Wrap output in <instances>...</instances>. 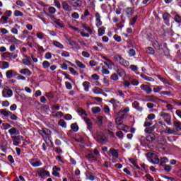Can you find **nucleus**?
<instances>
[{
    "instance_id": "1",
    "label": "nucleus",
    "mask_w": 181,
    "mask_h": 181,
    "mask_svg": "<svg viewBox=\"0 0 181 181\" xmlns=\"http://www.w3.org/2000/svg\"><path fill=\"white\" fill-rule=\"evenodd\" d=\"M147 159L154 165H158L160 162L159 157H158V155L155 153L148 152L147 153Z\"/></svg>"
},
{
    "instance_id": "2",
    "label": "nucleus",
    "mask_w": 181,
    "mask_h": 181,
    "mask_svg": "<svg viewBox=\"0 0 181 181\" xmlns=\"http://www.w3.org/2000/svg\"><path fill=\"white\" fill-rule=\"evenodd\" d=\"M159 115L162 119H164L167 125H172V115H170V114L166 113L165 112H160Z\"/></svg>"
},
{
    "instance_id": "3",
    "label": "nucleus",
    "mask_w": 181,
    "mask_h": 181,
    "mask_svg": "<svg viewBox=\"0 0 181 181\" xmlns=\"http://www.w3.org/2000/svg\"><path fill=\"white\" fill-rule=\"evenodd\" d=\"M113 59H115L116 62H118V63H119L121 66H123V67H129V62L122 58L121 55L116 54L114 56Z\"/></svg>"
},
{
    "instance_id": "4",
    "label": "nucleus",
    "mask_w": 181,
    "mask_h": 181,
    "mask_svg": "<svg viewBox=\"0 0 181 181\" xmlns=\"http://www.w3.org/2000/svg\"><path fill=\"white\" fill-rule=\"evenodd\" d=\"M155 131V129H145L144 132L146 134H149L146 136V141L148 142H152V141H155V134H152Z\"/></svg>"
},
{
    "instance_id": "5",
    "label": "nucleus",
    "mask_w": 181,
    "mask_h": 181,
    "mask_svg": "<svg viewBox=\"0 0 181 181\" xmlns=\"http://www.w3.org/2000/svg\"><path fill=\"white\" fill-rule=\"evenodd\" d=\"M82 28H83V29L88 32L87 33H84L83 30L80 32L81 35L83 37H90V35H93V30H91L90 27L87 26V25L83 24Z\"/></svg>"
},
{
    "instance_id": "6",
    "label": "nucleus",
    "mask_w": 181,
    "mask_h": 181,
    "mask_svg": "<svg viewBox=\"0 0 181 181\" xmlns=\"http://www.w3.org/2000/svg\"><path fill=\"white\" fill-rule=\"evenodd\" d=\"M96 141L100 144H105L108 138L103 132H98L95 136Z\"/></svg>"
},
{
    "instance_id": "7",
    "label": "nucleus",
    "mask_w": 181,
    "mask_h": 181,
    "mask_svg": "<svg viewBox=\"0 0 181 181\" xmlns=\"http://www.w3.org/2000/svg\"><path fill=\"white\" fill-rule=\"evenodd\" d=\"M2 95L4 98H10V97H12L13 95V92L12 91V90L6 87L3 89Z\"/></svg>"
},
{
    "instance_id": "8",
    "label": "nucleus",
    "mask_w": 181,
    "mask_h": 181,
    "mask_svg": "<svg viewBox=\"0 0 181 181\" xmlns=\"http://www.w3.org/2000/svg\"><path fill=\"white\" fill-rule=\"evenodd\" d=\"M29 162L33 168H39V166H42V165H43L39 158H32Z\"/></svg>"
},
{
    "instance_id": "9",
    "label": "nucleus",
    "mask_w": 181,
    "mask_h": 181,
    "mask_svg": "<svg viewBox=\"0 0 181 181\" xmlns=\"http://www.w3.org/2000/svg\"><path fill=\"white\" fill-rule=\"evenodd\" d=\"M38 176L42 179L45 177H49L50 176V173L43 168L38 169Z\"/></svg>"
},
{
    "instance_id": "10",
    "label": "nucleus",
    "mask_w": 181,
    "mask_h": 181,
    "mask_svg": "<svg viewBox=\"0 0 181 181\" xmlns=\"http://www.w3.org/2000/svg\"><path fill=\"white\" fill-rule=\"evenodd\" d=\"M70 5L72 8H81L83 6V1L81 0H71Z\"/></svg>"
},
{
    "instance_id": "11",
    "label": "nucleus",
    "mask_w": 181,
    "mask_h": 181,
    "mask_svg": "<svg viewBox=\"0 0 181 181\" xmlns=\"http://www.w3.org/2000/svg\"><path fill=\"white\" fill-rule=\"evenodd\" d=\"M6 40L8 42V43H13L14 45H21V40L16 39L15 36H8L6 38Z\"/></svg>"
},
{
    "instance_id": "12",
    "label": "nucleus",
    "mask_w": 181,
    "mask_h": 181,
    "mask_svg": "<svg viewBox=\"0 0 181 181\" xmlns=\"http://www.w3.org/2000/svg\"><path fill=\"white\" fill-rule=\"evenodd\" d=\"M18 76V72L13 69H9L6 71V76L7 78H13V77Z\"/></svg>"
},
{
    "instance_id": "13",
    "label": "nucleus",
    "mask_w": 181,
    "mask_h": 181,
    "mask_svg": "<svg viewBox=\"0 0 181 181\" xmlns=\"http://www.w3.org/2000/svg\"><path fill=\"white\" fill-rule=\"evenodd\" d=\"M70 46L73 47V49H75L76 50H80L81 49V47H80V45H78L77 42H76L73 39L69 38L67 39Z\"/></svg>"
},
{
    "instance_id": "14",
    "label": "nucleus",
    "mask_w": 181,
    "mask_h": 181,
    "mask_svg": "<svg viewBox=\"0 0 181 181\" xmlns=\"http://www.w3.org/2000/svg\"><path fill=\"white\" fill-rule=\"evenodd\" d=\"M129 112V107H125L124 109H122L117 113V115H119V117H122V118H125L127 115H128Z\"/></svg>"
},
{
    "instance_id": "15",
    "label": "nucleus",
    "mask_w": 181,
    "mask_h": 181,
    "mask_svg": "<svg viewBox=\"0 0 181 181\" xmlns=\"http://www.w3.org/2000/svg\"><path fill=\"white\" fill-rule=\"evenodd\" d=\"M162 134H168L169 135H176L177 134V132H176L174 129H170L168 127H166L164 130H163Z\"/></svg>"
},
{
    "instance_id": "16",
    "label": "nucleus",
    "mask_w": 181,
    "mask_h": 181,
    "mask_svg": "<svg viewBox=\"0 0 181 181\" xmlns=\"http://www.w3.org/2000/svg\"><path fill=\"white\" fill-rule=\"evenodd\" d=\"M108 155H111L112 156H114L116 159H118V156H119V154L118 153V150L115 148H110L109 151H107Z\"/></svg>"
},
{
    "instance_id": "17",
    "label": "nucleus",
    "mask_w": 181,
    "mask_h": 181,
    "mask_svg": "<svg viewBox=\"0 0 181 181\" xmlns=\"http://www.w3.org/2000/svg\"><path fill=\"white\" fill-rule=\"evenodd\" d=\"M95 25L97 28H100L103 25V21H101V16L98 13L95 14Z\"/></svg>"
},
{
    "instance_id": "18",
    "label": "nucleus",
    "mask_w": 181,
    "mask_h": 181,
    "mask_svg": "<svg viewBox=\"0 0 181 181\" xmlns=\"http://www.w3.org/2000/svg\"><path fill=\"white\" fill-rule=\"evenodd\" d=\"M140 88L143 91H145L146 94H151L152 93V88L148 85H141Z\"/></svg>"
},
{
    "instance_id": "19",
    "label": "nucleus",
    "mask_w": 181,
    "mask_h": 181,
    "mask_svg": "<svg viewBox=\"0 0 181 181\" xmlns=\"http://www.w3.org/2000/svg\"><path fill=\"white\" fill-rule=\"evenodd\" d=\"M62 9H64V11H65L66 12H70L71 11V6H70L69 4V3L67 1H63L62 3Z\"/></svg>"
},
{
    "instance_id": "20",
    "label": "nucleus",
    "mask_w": 181,
    "mask_h": 181,
    "mask_svg": "<svg viewBox=\"0 0 181 181\" xmlns=\"http://www.w3.org/2000/svg\"><path fill=\"white\" fill-rule=\"evenodd\" d=\"M8 134L11 136H13L15 135H21V132H19L16 128L13 127L8 130Z\"/></svg>"
},
{
    "instance_id": "21",
    "label": "nucleus",
    "mask_w": 181,
    "mask_h": 181,
    "mask_svg": "<svg viewBox=\"0 0 181 181\" xmlns=\"http://www.w3.org/2000/svg\"><path fill=\"white\" fill-rule=\"evenodd\" d=\"M20 74L23 76H27L28 77H30V76H32V71H30L28 68L22 69L20 71Z\"/></svg>"
},
{
    "instance_id": "22",
    "label": "nucleus",
    "mask_w": 181,
    "mask_h": 181,
    "mask_svg": "<svg viewBox=\"0 0 181 181\" xmlns=\"http://www.w3.org/2000/svg\"><path fill=\"white\" fill-rule=\"evenodd\" d=\"M24 59H23V64L25 66H31L32 62H30V57H28V55H24Z\"/></svg>"
},
{
    "instance_id": "23",
    "label": "nucleus",
    "mask_w": 181,
    "mask_h": 181,
    "mask_svg": "<svg viewBox=\"0 0 181 181\" xmlns=\"http://www.w3.org/2000/svg\"><path fill=\"white\" fill-rule=\"evenodd\" d=\"M0 69L1 70H6V69H9L8 62L5 61H0Z\"/></svg>"
},
{
    "instance_id": "24",
    "label": "nucleus",
    "mask_w": 181,
    "mask_h": 181,
    "mask_svg": "<svg viewBox=\"0 0 181 181\" xmlns=\"http://www.w3.org/2000/svg\"><path fill=\"white\" fill-rule=\"evenodd\" d=\"M0 114L1 115H3V117H4L5 118H8V117L11 115V112L8 111L5 109H1L0 110Z\"/></svg>"
},
{
    "instance_id": "25",
    "label": "nucleus",
    "mask_w": 181,
    "mask_h": 181,
    "mask_svg": "<svg viewBox=\"0 0 181 181\" xmlns=\"http://www.w3.org/2000/svg\"><path fill=\"white\" fill-rule=\"evenodd\" d=\"M160 95H162V97H173V93H172V91L170 90H163L160 92Z\"/></svg>"
},
{
    "instance_id": "26",
    "label": "nucleus",
    "mask_w": 181,
    "mask_h": 181,
    "mask_svg": "<svg viewBox=\"0 0 181 181\" xmlns=\"http://www.w3.org/2000/svg\"><path fill=\"white\" fill-rule=\"evenodd\" d=\"M116 71L117 74L120 76V77H125V76H127V73L125 72V70H124L121 67L118 68Z\"/></svg>"
},
{
    "instance_id": "27",
    "label": "nucleus",
    "mask_w": 181,
    "mask_h": 181,
    "mask_svg": "<svg viewBox=\"0 0 181 181\" xmlns=\"http://www.w3.org/2000/svg\"><path fill=\"white\" fill-rule=\"evenodd\" d=\"M166 142V140L163 139V143H159L158 145V148L160 152H163L165 149H166V147H165V144Z\"/></svg>"
},
{
    "instance_id": "28",
    "label": "nucleus",
    "mask_w": 181,
    "mask_h": 181,
    "mask_svg": "<svg viewBox=\"0 0 181 181\" xmlns=\"http://www.w3.org/2000/svg\"><path fill=\"white\" fill-rule=\"evenodd\" d=\"M147 98H148V100L151 101V103H158V101H159V98L151 95H148L147 96Z\"/></svg>"
},
{
    "instance_id": "29",
    "label": "nucleus",
    "mask_w": 181,
    "mask_h": 181,
    "mask_svg": "<svg viewBox=\"0 0 181 181\" xmlns=\"http://www.w3.org/2000/svg\"><path fill=\"white\" fill-rule=\"evenodd\" d=\"M174 127L175 128L176 132H179V131H181V122L180 121H174Z\"/></svg>"
},
{
    "instance_id": "30",
    "label": "nucleus",
    "mask_w": 181,
    "mask_h": 181,
    "mask_svg": "<svg viewBox=\"0 0 181 181\" xmlns=\"http://www.w3.org/2000/svg\"><path fill=\"white\" fill-rule=\"evenodd\" d=\"M82 86L83 87H84V90L86 91V93H88L90 91V82L84 81Z\"/></svg>"
},
{
    "instance_id": "31",
    "label": "nucleus",
    "mask_w": 181,
    "mask_h": 181,
    "mask_svg": "<svg viewBox=\"0 0 181 181\" xmlns=\"http://www.w3.org/2000/svg\"><path fill=\"white\" fill-rule=\"evenodd\" d=\"M52 43L55 47H58V49H64V45L63 44L59 42L58 41L54 40Z\"/></svg>"
},
{
    "instance_id": "32",
    "label": "nucleus",
    "mask_w": 181,
    "mask_h": 181,
    "mask_svg": "<svg viewBox=\"0 0 181 181\" xmlns=\"http://www.w3.org/2000/svg\"><path fill=\"white\" fill-rule=\"evenodd\" d=\"M141 78H144V80H146L147 81H150L151 83H153V81H155V79H153V78L149 77L145 74H141Z\"/></svg>"
},
{
    "instance_id": "33",
    "label": "nucleus",
    "mask_w": 181,
    "mask_h": 181,
    "mask_svg": "<svg viewBox=\"0 0 181 181\" xmlns=\"http://www.w3.org/2000/svg\"><path fill=\"white\" fill-rule=\"evenodd\" d=\"M122 119H124V117L119 116L117 115V117L115 118V122L117 125H122Z\"/></svg>"
},
{
    "instance_id": "34",
    "label": "nucleus",
    "mask_w": 181,
    "mask_h": 181,
    "mask_svg": "<svg viewBox=\"0 0 181 181\" xmlns=\"http://www.w3.org/2000/svg\"><path fill=\"white\" fill-rule=\"evenodd\" d=\"M9 18L6 16H2L1 18H0V22L1 23H2L3 25H6V23H8V20Z\"/></svg>"
},
{
    "instance_id": "35",
    "label": "nucleus",
    "mask_w": 181,
    "mask_h": 181,
    "mask_svg": "<svg viewBox=\"0 0 181 181\" xmlns=\"http://www.w3.org/2000/svg\"><path fill=\"white\" fill-rule=\"evenodd\" d=\"M58 125H59V127H62V128H67V123H66V121H64V119L59 120Z\"/></svg>"
},
{
    "instance_id": "36",
    "label": "nucleus",
    "mask_w": 181,
    "mask_h": 181,
    "mask_svg": "<svg viewBox=\"0 0 181 181\" xmlns=\"http://www.w3.org/2000/svg\"><path fill=\"white\" fill-rule=\"evenodd\" d=\"M100 57H101V59H103V60H105L106 62H107V63L110 64V66H115V64L114 62H112V61H111L110 59L107 58L105 56L101 55Z\"/></svg>"
},
{
    "instance_id": "37",
    "label": "nucleus",
    "mask_w": 181,
    "mask_h": 181,
    "mask_svg": "<svg viewBox=\"0 0 181 181\" xmlns=\"http://www.w3.org/2000/svg\"><path fill=\"white\" fill-rule=\"evenodd\" d=\"M105 33V27H101L98 30V36H103Z\"/></svg>"
},
{
    "instance_id": "38",
    "label": "nucleus",
    "mask_w": 181,
    "mask_h": 181,
    "mask_svg": "<svg viewBox=\"0 0 181 181\" xmlns=\"http://www.w3.org/2000/svg\"><path fill=\"white\" fill-rule=\"evenodd\" d=\"M159 160L160 165H163V163H168L169 162V159L166 157H162L160 159H159Z\"/></svg>"
},
{
    "instance_id": "39",
    "label": "nucleus",
    "mask_w": 181,
    "mask_h": 181,
    "mask_svg": "<svg viewBox=\"0 0 181 181\" xmlns=\"http://www.w3.org/2000/svg\"><path fill=\"white\" fill-rule=\"evenodd\" d=\"M75 63L76 66L80 69H86V65H84V64H83L81 62L76 60L75 61Z\"/></svg>"
},
{
    "instance_id": "40",
    "label": "nucleus",
    "mask_w": 181,
    "mask_h": 181,
    "mask_svg": "<svg viewBox=\"0 0 181 181\" xmlns=\"http://www.w3.org/2000/svg\"><path fill=\"white\" fill-rule=\"evenodd\" d=\"M146 52L148 54H155V49L151 47H147Z\"/></svg>"
},
{
    "instance_id": "41",
    "label": "nucleus",
    "mask_w": 181,
    "mask_h": 181,
    "mask_svg": "<svg viewBox=\"0 0 181 181\" xmlns=\"http://www.w3.org/2000/svg\"><path fill=\"white\" fill-rule=\"evenodd\" d=\"M129 162L132 163V165H134V166H135V168H136V169H141V167H139V165H138L136 160L134 158H131L129 159Z\"/></svg>"
},
{
    "instance_id": "42",
    "label": "nucleus",
    "mask_w": 181,
    "mask_h": 181,
    "mask_svg": "<svg viewBox=\"0 0 181 181\" xmlns=\"http://www.w3.org/2000/svg\"><path fill=\"white\" fill-rule=\"evenodd\" d=\"M91 110L93 114H98V112H101V108H100V107H94Z\"/></svg>"
},
{
    "instance_id": "43",
    "label": "nucleus",
    "mask_w": 181,
    "mask_h": 181,
    "mask_svg": "<svg viewBox=\"0 0 181 181\" xmlns=\"http://www.w3.org/2000/svg\"><path fill=\"white\" fill-rule=\"evenodd\" d=\"M71 128L74 132H77V131H78V125H77L76 123L72 124Z\"/></svg>"
},
{
    "instance_id": "44",
    "label": "nucleus",
    "mask_w": 181,
    "mask_h": 181,
    "mask_svg": "<svg viewBox=\"0 0 181 181\" xmlns=\"http://www.w3.org/2000/svg\"><path fill=\"white\" fill-rule=\"evenodd\" d=\"M57 10L56 8L53 7V6H50L48 8V13H50V15H53L54 13H56Z\"/></svg>"
},
{
    "instance_id": "45",
    "label": "nucleus",
    "mask_w": 181,
    "mask_h": 181,
    "mask_svg": "<svg viewBox=\"0 0 181 181\" xmlns=\"http://www.w3.org/2000/svg\"><path fill=\"white\" fill-rule=\"evenodd\" d=\"M163 19L169 22V19H170V14H169L168 13H164L163 14Z\"/></svg>"
},
{
    "instance_id": "46",
    "label": "nucleus",
    "mask_w": 181,
    "mask_h": 181,
    "mask_svg": "<svg viewBox=\"0 0 181 181\" xmlns=\"http://www.w3.org/2000/svg\"><path fill=\"white\" fill-rule=\"evenodd\" d=\"M42 67L43 69H49L50 67V63L49 61H44L42 62Z\"/></svg>"
},
{
    "instance_id": "47",
    "label": "nucleus",
    "mask_w": 181,
    "mask_h": 181,
    "mask_svg": "<svg viewBox=\"0 0 181 181\" xmlns=\"http://www.w3.org/2000/svg\"><path fill=\"white\" fill-rule=\"evenodd\" d=\"M86 179L87 180L93 181V180H95V176L91 174H86Z\"/></svg>"
},
{
    "instance_id": "48",
    "label": "nucleus",
    "mask_w": 181,
    "mask_h": 181,
    "mask_svg": "<svg viewBox=\"0 0 181 181\" xmlns=\"http://www.w3.org/2000/svg\"><path fill=\"white\" fill-rule=\"evenodd\" d=\"M54 6H56L58 9H62V4L59 0H54Z\"/></svg>"
},
{
    "instance_id": "49",
    "label": "nucleus",
    "mask_w": 181,
    "mask_h": 181,
    "mask_svg": "<svg viewBox=\"0 0 181 181\" xmlns=\"http://www.w3.org/2000/svg\"><path fill=\"white\" fill-rule=\"evenodd\" d=\"M119 78L118 77V75L117 74H113L110 76V80H113V81H118Z\"/></svg>"
},
{
    "instance_id": "50",
    "label": "nucleus",
    "mask_w": 181,
    "mask_h": 181,
    "mask_svg": "<svg viewBox=\"0 0 181 181\" xmlns=\"http://www.w3.org/2000/svg\"><path fill=\"white\" fill-rule=\"evenodd\" d=\"M92 90H93V93H94V94H101V88L98 87L93 88Z\"/></svg>"
},
{
    "instance_id": "51",
    "label": "nucleus",
    "mask_w": 181,
    "mask_h": 181,
    "mask_svg": "<svg viewBox=\"0 0 181 181\" xmlns=\"http://www.w3.org/2000/svg\"><path fill=\"white\" fill-rule=\"evenodd\" d=\"M1 57H3V59L4 60H6V59H8V57H11V52H4L2 54Z\"/></svg>"
},
{
    "instance_id": "52",
    "label": "nucleus",
    "mask_w": 181,
    "mask_h": 181,
    "mask_svg": "<svg viewBox=\"0 0 181 181\" xmlns=\"http://www.w3.org/2000/svg\"><path fill=\"white\" fill-rule=\"evenodd\" d=\"M37 37L40 40H43V39H45V34L43 33L38 32L37 33Z\"/></svg>"
},
{
    "instance_id": "53",
    "label": "nucleus",
    "mask_w": 181,
    "mask_h": 181,
    "mask_svg": "<svg viewBox=\"0 0 181 181\" xmlns=\"http://www.w3.org/2000/svg\"><path fill=\"white\" fill-rule=\"evenodd\" d=\"M174 21H175L177 23H181V16L179 14H176L174 17Z\"/></svg>"
},
{
    "instance_id": "54",
    "label": "nucleus",
    "mask_w": 181,
    "mask_h": 181,
    "mask_svg": "<svg viewBox=\"0 0 181 181\" xmlns=\"http://www.w3.org/2000/svg\"><path fill=\"white\" fill-rule=\"evenodd\" d=\"M153 91L154 93H159V91H162V90H163V86H156V88H153Z\"/></svg>"
},
{
    "instance_id": "55",
    "label": "nucleus",
    "mask_w": 181,
    "mask_h": 181,
    "mask_svg": "<svg viewBox=\"0 0 181 181\" xmlns=\"http://www.w3.org/2000/svg\"><path fill=\"white\" fill-rule=\"evenodd\" d=\"M86 158L88 159H91L92 160H97V157L92 153H90L88 156H86Z\"/></svg>"
},
{
    "instance_id": "56",
    "label": "nucleus",
    "mask_w": 181,
    "mask_h": 181,
    "mask_svg": "<svg viewBox=\"0 0 181 181\" xmlns=\"http://www.w3.org/2000/svg\"><path fill=\"white\" fill-rule=\"evenodd\" d=\"M165 172H170L172 170V166L169 165H163Z\"/></svg>"
},
{
    "instance_id": "57",
    "label": "nucleus",
    "mask_w": 181,
    "mask_h": 181,
    "mask_svg": "<svg viewBox=\"0 0 181 181\" xmlns=\"http://www.w3.org/2000/svg\"><path fill=\"white\" fill-rule=\"evenodd\" d=\"M126 13L129 16H132V14L134 13L132 12V8H126Z\"/></svg>"
},
{
    "instance_id": "58",
    "label": "nucleus",
    "mask_w": 181,
    "mask_h": 181,
    "mask_svg": "<svg viewBox=\"0 0 181 181\" xmlns=\"http://www.w3.org/2000/svg\"><path fill=\"white\" fill-rule=\"evenodd\" d=\"M64 114L62 113V112H57L55 115H54V117L55 118H62V117H64Z\"/></svg>"
},
{
    "instance_id": "59",
    "label": "nucleus",
    "mask_w": 181,
    "mask_h": 181,
    "mask_svg": "<svg viewBox=\"0 0 181 181\" xmlns=\"http://www.w3.org/2000/svg\"><path fill=\"white\" fill-rule=\"evenodd\" d=\"M14 16H23V13L19 10H16L14 11Z\"/></svg>"
},
{
    "instance_id": "60",
    "label": "nucleus",
    "mask_w": 181,
    "mask_h": 181,
    "mask_svg": "<svg viewBox=\"0 0 181 181\" xmlns=\"http://www.w3.org/2000/svg\"><path fill=\"white\" fill-rule=\"evenodd\" d=\"M102 74H110V71L105 68V66L102 67Z\"/></svg>"
},
{
    "instance_id": "61",
    "label": "nucleus",
    "mask_w": 181,
    "mask_h": 181,
    "mask_svg": "<svg viewBox=\"0 0 181 181\" xmlns=\"http://www.w3.org/2000/svg\"><path fill=\"white\" fill-rule=\"evenodd\" d=\"M2 125L4 129H9V128H12V125L9 123H3Z\"/></svg>"
},
{
    "instance_id": "62",
    "label": "nucleus",
    "mask_w": 181,
    "mask_h": 181,
    "mask_svg": "<svg viewBox=\"0 0 181 181\" xmlns=\"http://www.w3.org/2000/svg\"><path fill=\"white\" fill-rule=\"evenodd\" d=\"M116 135L119 137V139H122L124 138V133H122L121 131L117 132Z\"/></svg>"
},
{
    "instance_id": "63",
    "label": "nucleus",
    "mask_w": 181,
    "mask_h": 181,
    "mask_svg": "<svg viewBox=\"0 0 181 181\" xmlns=\"http://www.w3.org/2000/svg\"><path fill=\"white\" fill-rule=\"evenodd\" d=\"M10 119H11L13 121H16L18 119V116H16V115L12 113L11 112V115H9Z\"/></svg>"
},
{
    "instance_id": "64",
    "label": "nucleus",
    "mask_w": 181,
    "mask_h": 181,
    "mask_svg": "<svg viewBox=\"0 0 181 181\" xmlns=\"http://www.w3.org/2000/svg\"><path fill=\"white\" fill-rule=\"evenodd\" d=\"M71 18H73V19H78L80 18V15H78V13L74 12L71 14Z\"/></svg>"
}]
</instances>
